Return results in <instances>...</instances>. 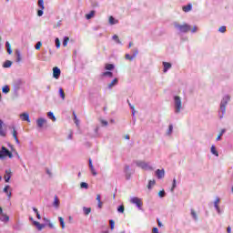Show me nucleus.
Returning a JSON list of instances; mask_svg holds the SVG:
<instances>
[{
    "label": "nucleus",
    "instance_id": "63",
    "mask_svg": "<svg viewBox=\"0 0 233 233\" xmlns=\"http://www.w3.org/2000/svg\"><path fill=\"white\" fill-rule=\"evenodd\" d=\"M157 224H158V227H163V224L161 223V221H159V219H157Z\"/></svg>",
    "mask_w": 233,
    "mask_h": 233
},
{
    "label": "nucleus",
    "instance_id": "18",
    "mask_svg": "<svg viewBox=\"0 0 233 233\" xmlns=\"http://www.w3.org/2000/svg\"><path fill=\"white\" fill-rule=\"evenodd\" d=\"M94 15H96V11L92 10V11H90L89 14L86 15V19H87V20L92 19V17H94Z\"/></svg>",
    "mask_w": 233,
    "mask_h": 233
},
{
    "label": "nucleus",
    "instance_id": "24",
    "mask_svg": "<svg viewBox=\"0 0 233 233\" xmlns=\"http://www.w3.org/2000/svg\"><path fill=\"white\" fill-rule=\"evenodd\" d=\"M117 23H119V21L116 20L114 18V16H109V24H111V25H117Z\"/></svg>",
    "mask_w": 233,
    "mask_h": 233
},
{
    "label": "nucleus",
    "instance_id": "62",
    "mask_svg": "<svg viewBox=\"0 0 233 233\" xmlns=\"http://www.w3.org/2000/svg\"><path fill=\"white\" fill-rule=\"evenodd\" d=\"M227 232H228V233H232V228H231L230 227H228Z\"/></svg>",
    "mask_w": 233,
    "mask_h": 233
},
{
    "label": "nucleus",
    "instance_id": "20",
    "mask_svg": "<svg viewBox=\"0 0 233 233\" xmlns=\"http://www.w3.org/2000/svg\"><path fill=\"white\" fill-rule=\"evenodd\" d=\"M182 10H183V12H190V10H192V5H184L183 7H182Z\"/></svg>",
    "mask_w": 233,
    "mask_h": 233
},
{
    "label": "nucleus",
    "instance_id": "12",
    "mask_svg": "<svg viewBox=\"0 0 233 233\" xmlns=\"http://www.w3.org/2000/svg\"><path fill=\"white\" fill-rule=\"evenodd\" d=\"M10 177H12V171L6 170L5 175L4 177V179L5 180V183H8L10 181Z\"/></svg>",
    "mask_w": 233,
    "mask_h": 233
},
{
    "label": "nucleus",
    "instance_id": "11",
    "mask_svg": "<svg viewBox=\"0 0 233 233\" xmlns=\"http://www.w3.org/2000/svg\"><path fill=\"white\" fill-rule=\"evenodd\" d=\"M20 117L22 121H27V123H30V115H28L27 113L21 114Z\"/></svg>",
    "mask_w": 233,
    "mask_h": 233
},
{
    "label": "nucleus",
    "instance_id": "44",
    "mask_svg": "<svg viewBox=\"0 0 233 233\" xmlns=\"http://www.w3.org/2000/svg\"><path fill=\"white\" fill-rule=\"evenodd\" d=\"M80 187H81V188H88V184L86 183V182H82V183L80 184Z\"/></svg>",
    "mask_w": 233,
    "mask_h": 233
},
{
    "label": "nucleus",
    "instance_id": "1",
    "mask_svg": "<svg viewBox=\"0 0 233 233\" xmlns=\"http://www.w3.org/2000/svg\"><path fill=\"white\" fill-rule=\"evenodd\" d=\"M175 27L184 34H187V32H190L191 30L190 25L187 24L179 25L177 23H175Z\"/></svg>",
    "mask_w": 233,
    "mask_h": 233
},
{
    "label": "nucleus",
    "instance_id": "45",
    "mask_svg": "<svg viewBox=\"0 0 233 233\" xmlns=\"http://www.w3.org/2000/svg\"><path fill=\"white\" fill-rule=\"evenodd\" d=\"M125 174H126V179H130V177H131V176H132V174L130 173V171H126Z\"/></svg>",
    "mask_w": 233,
    "mask_h": 233
},
{
    "label": "nucleus",
    "instance_id": "17",
    "mask_svg": "<svg viewBox=\"0 0 233 233\" xmlns=\"http://www.w3.org/2000/svg\"><path fill=\"white\" fill-rule=\"evenodd\" d=\"M33 224L35 225V227H36L38 230H41L45 227V225L39 223L38 221H34Z\"/></svg>",
    "mask_w": 233,
    "mask_h": 233
},
{
    "label": "nucleus",
    "instance_id": "39",
    "mask_svg": "<svg viewBox=\"0 0 233 233\" xmlns=\"http://www.w3.org/2000/svg\"><path fill=\"white\" fill-rule=\"evenodd\" d=\"M191 216L195 220H198V214L194 209H191Z\"/></svg>",
    "mask_w": 233,
    "mask_h": 233
},
{
    "label": "nucleus",
    "instance_id": "48",
    "mask_svg": "<svg viewBox=\"0 0 233 233\" xmlns=\"http://www.w3.org/2000/svg\"><path fill=\"white\" fill-rule=\"evenodd\" d=\"M126 59H127L128 61H132V60L135 59V58H134L133 56H130V55L127 54V55H126Z\"/></svg>",
    "mask_w": 233,
    "mask_h": 233
},
{
    "label": "nucleus",
    "instance_id": "59",
    "mask_svg": "<svg viewBox=\"0 0 233 233\" xmlns=\"http://www.w3.org/2000/svg\"><path fill=\"white\" fill-rule=\"evenodd\" d=\"M125 172H130V166H125Z\"/></svg>",
    "mask_w": 233,
    "mask_h": 233
},
{
    "label": "nucleus",
    "instance_id": "32",
    "mask_svg": "<svg viewBox=\"0 0 233 233\" xmlns=\"http://www.w3.org/2000/svg\"><path fill=\"white\" fill-rule=\"evenodd\" d=\"M58 221H60L61 228H65V218H63V217H59Z\"/></svg>",
    "mask_w": 233,
    "mask_h": 233
},
{
    "label": "nucleus",
    "instance_id": "34",
    "mask_svg": "<svg viewBox=\"0 0 233 233\" xmlns=\"http://www.w3.org/2000/svg\"><path fill=\"white\" fill-rule=\"evenodd\" d=\"M47 116L50 119H52V121H56V116H54V113L48 112Z\"/></svg>",
    "mask_w": 233,
    "mask_h": 233
},
{
    "label": "nucleus",
    "instance_id": "4",
    "mask_svg": "<svg viewBox=\"0 0 233 233\" xmlns=\"http://www.w3.org/2000/svg\"><path fill=\"white\" fill-rule=\"evenodd\" d=\"M175 108L177 114H179V112H181V97H179L178 96H175Z\"/></svg>",
    "mask_w": 233,
    "mask_h": 233
},
{
    "label": "nucleus",
    "instance_id": "41",
    "mask_svg": "<svg viewBox=\"0 0 233 233\" xmlns=\"http://www.w3.org/2000/svg\"><path fill=\"white\" fill-rule=\"evenodd\" d=\"M109 225H110L111 230H114V228L116 227V222L111 219L109 220Z\"/></svg>",
    "mask_w": 233,
    "mask_h": 233
},
{
    "label": "nucleus",
    "instance_id": "64",
    "mask_svg": "<svg viewBox=\"0 0 233 233\" xmlns=\"http://www.w3.org/2000/svg\"><path fill=\"white\" fill-rule=\"evenodd\" d=\"M37 219H41V215L39 213H36Z\"/></svg>",
    "mask_w": 233,
    "mask_h": 233
},
{
    "label": "nucleus",
    "instance_id": "14",
    "mask_svg": "<svg viewBox=\"0 0 233 233\" xmlns=\"http://www.w3.org/2000/svg\"><path fill=\"white\" fill-rule=\"evenodd\" d=\"M214 205H215V208H216L217 212H218V214H220L221 209L219 208V198H216Z\"/></svg>",
    "mask_w": 233,
    "mask_h": 233
},
{
    "label": "nucleus",
    "instance_id": "54",
    "mask_svg": "<svg viewBox=\"0 0 233 233\" xmlns=\"http://www.w3.org/2000/svg\"><path fill=\"white\" fill-rule=\"evenodd\" d=\"M172 130H174V127L172 125H169L168 134H172Z\"/></svg>",
    "mask_w": 233,
    "mask_h": 233
},
{
    "label": "nucleus",
    "instance_id": "38",
    "mask_svg": "<svg viewBox=\"0 0 233 233\" xmlns=\"http://www.w3.org/2000/svg\"><path fill=\"white\" fill-rule=\"evenodd\" d=\"M218 32H220L221 34H225V32H227V26L222 25L219 27Z\"/></svg>",
    "mask_w": 233,
    "mask_h": 233
},
{
    "label": "nucleus",
    "instance_id": "55",
    "mask_svg": "<svg viewBox=\"0 0 233 233\" xmlns=\"http://www.w3.org/2000/svg\"><path fill=\"white\" fill-rule=\"evenodd\" d=\"M174 188H176V178L173 179V186L171 191L174 192Z\"/></svg>",
    "mask_w": 233,
    "mask_h": 233
},
{
    "label": "nucleus",
    "instance_id": "26",
    "mask_svg": "<svg viewBox=\"0 0 233 233\" xmlns=\"http://www.w3.org/2000/svg\"><path fill=\"white\" fill-rule=\"evenodd\" d=\"M211 153L217 157H219V153H218V150H216V146L211 147Z\"/></svg>",
    "mask_w": 233,
    "mask_h": 233
},
{
    "label": "nucleus",
    "instance_id": "9",
    "mask_svg": "<svg viewBox=\"0 0 233 233\" xmlns=\"http://www.w3.org/2000/svg\"><path fill=\"white\" fill-rule=\"evenodd\" d=\"M3 125H5V123L2 119H0V136L2 137H6V130L3 128Z\"/></svg>",
    "mask_w": 233,
    "mask_h": 233
},
{
    "label": "nucleus",
    "instance_id": "30",
    "mask_svg": "<svg viewBox=\"0 0 233 233\" xmlns=\"http://www.w3.org/2000/svg\"><path fill=\"white\" fill-rule=\"evenodd\" d=\"M38 6H39L42 10H45V1H44V0H38Z\"/></svg>",
    "mask_w": 233,
    "mask_h": 233
},
{
    "label": "nucleus",
    "instance_id": "23",
    "mask_svg": "<svg viewBox=\"0 0 233 233\" xmlns=\"http://www.w3.org/2000/svg\"><path fill=\"white\" fill-rule=\"evenodd\" d=\"M53 205L54 207H56V208H59V198H57V196H55V200Z\"/></svg>",
    "mask_w": 233,
    "mask_h": 233
},
{
    "label": "nucleus",
    "instance_id": "16",
    "mask_svg": "<svg viewBox=\"0 0 233 233\" xmlns=\"http://www.w3.org/2000/svg\"><path fill=\"white\" fill-rule=\"evenodd\" d=\"M102 76L103 77H114V73H112L110 71H106V72L102 73Z\"/></svg>",
    "mask_w": 233,
    "mask_h": 233
},
{
    "label": "nucleus",
    "instance_id": "13",
    "mask_svg": "<svg viewBox=\"0 0 233 233\" xmlns=\"http://www.w3.org/2000/svg\"><path fill=\"white\" fill-rule=\"evenodd\" d=\"M164 73L168 72L169 68H172V64L168 62H163Z\"/></svg>",
    "mask_w": 233,
    "mask_h": 233
},
{
    "label": "nucleus",
    "instance_id": "51",
    "mask_svg": "<svg viewBox=\"0 0 233 233\" xmlns=\"http://www.w3.org/2000/svg\"><path fill=\"white\" fill-rule=\"evenodd\" d=\"M16 55H17V63H19V61H21V53H19V51H16Z\"/></svg>",
    "mask_w": 233,
    "mask_h": 233
},
{
    "label": "nucleus",
    "instance_id": "58",
    "mask_svg": "<svg viewBox=\"0 0 233 233\" xmlns=\"http://www.w3.org/2000/svg\"><path fill=\"white\" fill-rule=\"evenodd\" d=\"M190 31L195 34V32H198V26H194Z\"/></svg>",
    "mask_w": 233,
    "mask_h": 233
},
{
    "label": "nucleus",
    "instance_id": "19",
    "mask_svg": "<svg viewBox=\"0 0 233 233\" xmlns=\"http://www.w3.org/2000/svg\"><path fill=\"white\" fill-rule=\"evenodd\" d=\"M96 201L98 203V208H103V202H101V195H96Z\"/></svg>",
    "mask_w": 233,
    "mask_h": 233
},
{
    "label": "nucleus",
    "instance_id": "8",
    "mask_svg": "<svg viewBox=\"0 0 233 233\" xmlns=\"http://www.w3.org/2000/svg\"><path fill=\"white\" fill-rule=\"evenodd\" d=\"M156 176L158 179H163V177H165V169H157L156 171Z\"/></svg>",
    "mask_w": 233,
    "mask_h": 233
},
{
    "label": "nucleus",
    "instance_id": "21",
    "mask_svg": "<svg viewBox=\"0 0 233 233\" xmlns=\"http://www.w3.org/2000/svg\"><path fill=\"white\" fill-rule=\"evenodd\" d=\"M10 188V186H5V187H4V192L5 193V194H7V198H12V192H8V189Z\"/></svg>",
    "mask_w": 233,
    "mask_h": 233
},
{
    "label": "nucleus",
    "instance_id": "61",
    "mask_svg": "<svg viewBox=\"0 0 233 233\" xmlns=\"http://www.w3.org/2000/svg\"><path fill=\"white\" fill-rule=\"evenodd\" d=\"M101 123L102 125H104V127H106L108 125V122L106 120H102Z\"/></svg>",
    "mask_w": 233,
    "mask_h": 233
},
{
    "label": "nucleus",
    "instance_id": "46",
    "mask_svg": "<svg viewBox=\"0 0 233 233\" xmlns=\"http://www.w3.org/2000/svg\"><path fill=\"white\" fill-rule=\"evenodd\" d=\"M137 54H139V51L137 49H134L132 56L136 58L137 56Z\"/></svg>",
    "mask_w": 233,
    "mask_h": 233
},
{
    "label": "nucleus",
    "instance_id": "31",
    "mask_svg": "<svg viewBox=\"0 0 233 233\" xmlns=\"http://www.w3.org/2000/svg\"><path fill=\"white\" fill-rule=\"evenodd\" d=\"M2 92L4 94H8V92H10V87L8 86H5L3 88H2Z\"/></svg>",
    "mask_w": 233,
    "mask_h": 233
},
{
    "label": "nucleus",
    "instance_id": "42",
    "mask_svg": "<svg viewBox=\"0 0 233 233\" xmlns=\"http://www.w3.org/2000/svg\"><path fill=\"white\" fill-rule=\"evenodd\" d=\"M117 212H120L121 214H123V212H125V206L123 205L119 206V208H117Z\"/></svg>",
    "mask_w": 233,
    "mask_h": 233
},
{
    "label": "nucleus",
    "instance_id": "56",
    "mask_svg": "<svg viewBox=\"0 0 233 233\" xmlns=\"http://www.w3.org/2000/svg\"><path fill=\"white\" fill-rule=\"evenodd\" d=\"M48 223V227L49 228H54V224L52 222H50V220H46Z\"/></svg>",
    "mask_w": 233,
    "mask_h": 233
},
{
    "label": "nucleus",
    "instance_id": "40",
    "mask_svg": "<svg viewBox=\"0 0 233 233\" xmlns=\"http://www.w3.org/2000/svg\"><path fill=\"white\" fill-rule=\"evenodd\" d=\"M55 43L56 48H61V41H59V38H56Z\"/></svg>",
    "mask_w": 233,
    "mask_h": 233
},
{
    "label": "nucleus",
    "instance_id": "25",
    "mask_svg": "<svg viewBox=\"0 0 233 233\" xmlns=\"http://www.w3.org/2000/svg\"><path fill=\"white\" fill-rule=\"evenodd\" d=\"M13 137L15 138V142L19 144V138H17V131L15 128L13 129Z\"/></svg>",
    "mask_w": 233,
    "mask_h": 233
},
{
    "label": "nucleus",
    "instance_id": "10",
    "mask_svg": "<svg viewBox=\"0 0 233 233\" xmlns=\"http://www.w3.org/2000/svg\"><path fill=\"white\" fill-rule=\"evenodd\" d=\"M46 123V120L45 118H38L36 120V125L38 128H43V126Z\"/></svg>",
    "mask_w": 233,
    "mask_h": 233
},
{
    "label": "nucleus",
    "instance_id": "49",
    "mask_svg": "<svg viewBox=\"0 0 233 233\" xmlns=\"http://www.w3.org/2000/svg\"><path fill=\"white\" fill-rule=\"evenodd\" d=\"M113 39L114 41H116V43H121V41L119 40V36H117V35H113Z\"/></svg>",
    "mask_w": 233,
    "mask_h": 233
},
{
    "label": "nucleus",
    "instance_id": "57",
    "mask_svg": "<svg viewBox=\"0 0 233 233\" xmlns=\"http://www.w3.org/2000/svg\"><path fill=\"white\" fill-rule=\"evenodd\" d=\"M43 15V9L37 11V16L41 17Z\"/></svg>",
    "mask_w": 233,
    "mask_h": 233
},
{
    "label": "nucleus",
    "instance_id": "22",
    "mask_svg": "<svg viewBox=\"0 0 233 233\" xmlns=\"http://www.w3.org/2000/svg\"><path fill=\"white\" fill-rule=\"evenodd\" d=\"M114 68H116L114 64H106V66H105L106 70H114Z\"/></svg>",
    "mask_w": 233,
    "mask_h": 233
},
{
    "label": "nucleus",
    "instance_id": "43",
    "mask_svg": "<svg viewBox=\"0 0 233 233\" xmlns=\"http://www.w3.org/2000/svg\"><path fill=\"white\" fill-rule=\"evenodd\" d=\"M41 46H43V43L37 42L35 45V50H41Z\"/></svg>",
    "mask_w": 233,
    "mask_h": 233
},
{
    "label": "nucleus",
    "instance_id": "3",
    "mask_svg": "<svg viewBox=\"0 0 233 233\" xmlns=\"http://www.w3.org/2000/svg\"><path fill=\"white\" fill-rule=\"evenodd\" d=\"M228 101H230L229 96H226L223 97V99L220 103V110H221L222 114H225V112H227V105H228Z\"/></svg>",
    "mask_w": 233,
    "mask_h": 233
},
{
    "label": "nucleus",
    "instance_id": "35",
    "mask_svg": "<svg viewBox=\"0 0 233 233\" xmlns=\"http://www.w3.org/2000/svg\"><path fill=\"white\" fill-rule=\"evenodd\" d=\"M1 221H10V217H8L7 215H2Z\"/></svg>",
    "mask_w": 233,
    "mask_h": 233
},
{
    "label": "nucleus",
    "instance_id": "27",
    "mask_svg": "<svg viewBox=\"0 0 233 233\" xmlns=\"http://www.w3.org/2000/svg\"><path fill=\"white\" fill-rule=\"evenodd\" d=\"M5 46H6V48H7V53H8L9 55H11V54H12V46L10 45V42H6V43H5Z\"/></svg>",
    "mask_w": 233,
    "mask_h": 233
},
{
    "label": "nucleus",
    "instance_id": "53",
    "mask_svg": "<svg viewBox=\"0 0 233 233\" xmlns=\"http://www.w3.org/2000/svg\"><path fill=\"white\" fill-rule=\"evenodd\" d=\"M158 195L160 198H165V190L159 191Z\"/></svg>",
    "mask_w": 233,
    "mask_h": 233
},
{
    "label": "nucleus",
    "instance_id": "50",
    "mask_svg": "<svg viewBox=\"0 0 233 233\" xmlns=\"http://www.w3.org/2000/svg\"><path fill=\"white\" fill-rule=\"evenodd\" d=\"M223 134H225V129H223L221 133L218 135V137H217V141H219V139H221V136H223Z\"/></svg>",
    "mask_w": 233,
    "mask_h": 233
},
{
    "label": "nucleus",
    "instance_id": "5",
    "mask_svg": "<svg viewBox=\"0 0 233 233\" xmlns=\"http://www.w3.org/2000/svg\"><path fill=\"white\" fill-rule=\"evenodd\" d=\"M130 203H132L133 205H137L138 208H141V207H143V201H141V198L137 197L132 198L130 199Z\"/></svg>",
    "mask_w": 233,
    "mask_h": 233
},
{
    "label": "nucleus",
    "instance_id": "47",
    "mask_svg": "<svg viewBox=\"0 0 233 233\" xmlns=\"http://www.w3.org/2000/svg\"><path fill=\"white\" fill-rule=\"evenodd\" d=\"M90 170H91L93 176H97V172H96V168H94V166H91Z\"/></svg>",
    "mask_w": 233,
    "mask_h": 233
},
{
    "label": "nucleus",
    "instance_id": "28",
    "mask_svg": "<svg viewBox=\"0 0 233 233\" xmlns=\"http://www.w3.org/2000/svg\"><path fill=\"white\" fill-rule=\"evenodd\" d=\"M68 41H70V37L65 36L63 40V46H68Z\"/></svg>",
    "mask_w": 233,
    "mask_h": 233
},
{
    "label": "nucleus",
    "instance_id": "2",
    "mask_svg": "<svg viewBox=\"0 0 233 233\" xmlns=\"http://www.w3.org/2000/svg\"><path fill=\"white\" fill-rule=\"evenodd\" d=\"M8 157L9 159H12L14 157V155H12V152L8 150L5 147H2V150L0 151V159H3V157Z\"/></svg>",
    "mask_w": 233,
    "mask_h": 233
},
{
    "label": "nucleus",
    "instance_id": "37",
    "mask_svg": "<svg viewBox=\"0 0 233 233\" xmlns=\"http://www.w3.org/2000/svg\"><path fill=\"white\" fill-rule=\"evenodd\" d=\"M154 185H156V180H149L147 188H152V187H154Z\"/></svg>",
    "mask_w": 233,
    "mask_h": 233
},
{
    "label": "nucleus",
    "instance_id": "33",
    "mask_svg": "<svg viewBox=\"0 0 233 233\" xmlns=\"http://www.w3.org/2000/svg\"><path fill=\"white\" fill-rule=\"evenodd\" d=\"M59 94L62 100L65 101V91L63 90V88H59Z\"/></svg>",
    "mask_w": 233,
    "mask_h": 233
},
{
    "label": "nucleus",
    "instance_id": "6",
    "mask_svg": "<svg viewBox=\"0 0 233 233\" xmlns=\"http://www.w3.org/2000/svg\"><path fill=\"white\" fill-rule=\"evenodd\" d=\"M61 76V69H59V67L56 66L53 68V77H55V79H59Z\"/></svg>",
    "mask_w": 233,
    "mask_h": 233
},
{
    "label": "nucleus",
    "instance_id": "29",
    "mask_svg": "<svg viewBox=\"0 0 233 233\" xmlns=\"http://www.w3.org/2000/svg\"><path fill=\"white\" fill-rule=\"evenodd\" d=\"M12 66V61L7 60L4 64V68H10Z\"/></svg>",
    "mask_w": 233,
    "mask_h": 233
},
{
    "label": "nucleus",
    "instance_id": "15",
    "mask_svg": "<svg viewBox=\"0 0 233 233\" xmlns=\"http://www.w3.org/2000/svg\"><path fill=\"white\" fill-rule=\"evenodd\" d=\"M119 83V80L117 78H114L111 83L108 84V88H113V86H116Z\"/></svg>",
    "mask_w": 233,
    "mask_h": 233
},
{
    "label": "nucleus",
    "instance_id": "36",
    "mask_svg": "<svg viewBox=\"0 0 233 233\" xmlns=\"http://www.w3.org/2000/svg\"><path fill=\"white\" fill-rule=\"evenodd\" d=\"M84 212H85L86 216H88V214H90L92 212V208H84Z\"/></svg>",
    "mask_w": 233,
    "mask_h": 233
},
{
    "label": "nucleus",
    "instance_id": "7",
    "mask_svg": "<svg viewBox=\"0 0 233 233\" xmlns=\"http://www.w3.org/2000/svg\"><path fill=\"white\" fill-rule=\"evenodd\" d=\"M137 167H139L140 168H143V170H148V168H152L148 167V164L143 161H137Z\"/></svg>",
    "mask_w": 233,
    "mask_h": 233
},
{
    "label": "nucleus",
    "instance_id": "60",
    "mask_svg": "<svg viewBox=\"0 0 233 233\" xmlns=\"http://www.w3.org/2000/svg\"><path fill=\"white\" fill-rule=\"evenodd\" d=\"M152 232L153 233H159V229H157V228H153Z\"/></svg>",
    "mask_w": 233,
    "mask_h": 233
},
{
    "label": "nucleus",
    "instance_id": "52",
    "mask_svg": "<svg viewBox=\"0 0 233 233\" xmlns=\"http://www.w3.org/2000/svg\"><path fill=\"white\" fill-rule=\"evenodd\" d=\"M129 106L132 110V115L135 116L136 115V110L134 109V106H132V104H129Z\"/></svg>",
    "mask_w": 233,
    "mask_h": 233
}]
</instances>
